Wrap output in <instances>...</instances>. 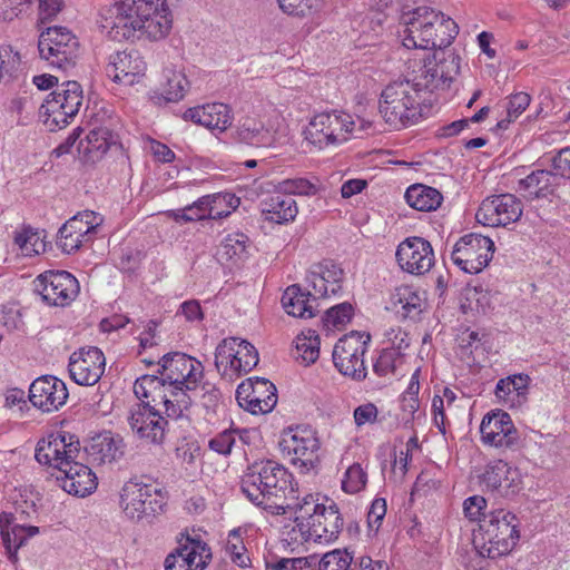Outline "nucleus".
I'll return each mask as SVG.
<instances>
[{"mask_svg": "<svg viewBox=\"0 0 570 570\" xmlns=\"http://www.w3.org/2000/svg\"><path fill=\"white\" fill-rule=\"evenodd\" d=\"M403 46L409 49H435L424 61L415 79L428 96L435 89L449 88L460 70V57L445 50L458 35V24L443 12L421 6L401 14Z\"/></svg>", "mask_w": 570, "mask_h": 570, "instance_id": "obj_1", "label": "nucleus"}, {"mask_svg": "<svg viewBox=\"0 0 570 570\" xmlns=\"http://www.w3.org/2000/svg\"><path fill=\"white\" fill-rule=\"evenodd\" d=\"M100 27L116 41L158 40L171 28L165 0H116L101 12Z\"/></svg>", "mask_w": 570, "mask_h": 570, "instance_id": "obj_2", "label": "nucleus"}, {"mask_svg": "<svg viewBox=\"0 0 570 570\" xmlns=\"http://www.w3.org/2000/svg\"><path fill=\"white\" fill-rule=\"evenodd\" d=\"M73 435L57 434L37 443L35 458L40 464L58 470L56 481L69 494L89 495L97 488V476L76 459L80 454L79 441Z\"/></svg>", "mask_w": 570, "mask_h": 570, "instance_id": "obj_3", "label": "nucleus"}, {"mask_svg": "<svg viewBox=\"0 0 570 570\" xmlns=\"http://www.w3.org/2000/svg\"><path fill=\"white\" fill-rule=\"evenodd\" d=\"M240 489L252 503L274 514H286L289 495L297 492L293 474L272 460L248 465Z\"/></svg>", "mask_w": 570, "mask_h": 570, "instance_id": "obj_4", "label": "nucleus"}, {"mask_svg": "<svg viewBox=\"0 0 570 570\" xmlns=\"http://www.w3.org/2000/svg\"><path fill=\"white\" fill-rule=\"evenodd\" d=\"M425 101L428 94L415 77L400 79L382 90L379 110L386 124L400 129L415 124L422 117V105Z\"/></svg>", "mask_w": 570, "mask_h": 570, "instance_id": "obj_5", "label": "nucleus"}, {"mask_svg": "<svg viewBox=\"0 0 570 570\" xmlns=\"http://www.w3.org/2000/svg\"><path fill=\"white\" fill-rule=\"evenodd\" d=\"M519 521L515 514L505 509L488 513L480 524L473 543L483 558L497 559L510 553L519 541Z\"/></svg>", "mask_w": 570, "mask_h": 570, "instance_id": "obj_6", "label": "nucleus"}, {"mask_svg": "<svg viewBox=\"0 0 570 570\" xmlns=\"http://www.w3.org/2000/svg\"><path fill=\"white\" fill-rule=\"evenodd\" d=\"M279 448L301 473H317L321 465L320 441L308 426L288 428L282 434Z\"/></svg>", "mask_w": 570, "mask_h": 570, "instance_id": "obj_7", "label": "nucleus"}, {"mask_svg": "<svg viewBox=\"0 0 570 570\" xmlns=\"http://www.w3.org/2000/svg\"><path fill=\"white\" fill-rule=\"evenodd\" d=\"M166 505L163 490L138 479L127 481L120 491V507L132 521H141L160 514Z\"/></svg>", "mask_w": 570, "mask_h": 570, "instance_id": "obj_8", "label": "nucleus"}, {"mask_svg": "<svg viewBox=\"0 0 570 570\" xmlns=\"http://www.w3.org/2000/svg\"><path fill=\"white\" fill-rule=\"evenodd\" d=\"M82 98V89L77 81H65L40 106V117L51 131L61 129L78 114Z\"/></svg>", "mask_w": 570, "mask_h": 570, "instance_id": "obj_9", "label": "nucleus"}, {"mask_svg": "<svg viewBox=\"0 0 570 570\" xmlns=\"http://www.w3.org/2000/svg\"><path fill=\"white\" fill-rule=\"evenodd\" d=\"M258 363L253 344L238 337L224 338L215 351V367L223 379L234 381L252 371Z\"/></svg>", "mask_w": 570, "mask_h": 570, "instance_id": "obj_10", "label": "nucleus"}, {"mask_svg": "<svg viewBox=\"0 0 570 570\" xmlns=\"http://www.w3.org/2000/svg\"><path fill=\"white\" fill-rule=\"evenodd\" d=\"M38 50L52 67L67 71L77 62L79 42L67 28L49 27L39 36Z\"/></svg>", "mask_w": 570, "mask_h": 570, "instance_id": "obj_11", "label": "nucleus"}, {"mask_svg": "<svg viewBox=\"0 0 570 570\" xmlns=\"http://www.w3.org/2000/svg\"><path fill=\"white\" fill-rule=\"evenodd\" d=\"M354 121L347 114L321 112L314 116L305 129V139L318 149L347 140Z\"/></svg>", "mask_w": 570, "mask_h": 570, "instance_id": "obj_12", "label": "nucleus"}, {"mask_svg": "<svg viewBox=\"0 0 570 570\" xmlns=\"http://www.w3.org/2000/svg\"><path fill=\"white\" fill-rule=\"evenodd\" d=\"M493 252L494 243L491 238L472 233L462 236L455 243L451 259L463 272L478 274L488 266Z\"/></svg>", "mask_w": 570, "mask_h": 570, "instance_id": "obj_13", "label": "nucleus"}, {"mask_svg": "<svg viewBox=\"0 0 570 570\" xmlns=\"http://www.w3.org/2000/svg\"><path fill=\"white\" fill-rule=\"evenodd\" d=\"M33 284L35 291L49 306H68L80 292L78 279L67 271H46L37 276Z\"/></svg>", "mask_w": 570, "mask_h": 570, "instance_id": "obj_14", "label": "nucleus"}, {"mask_svg": "<svg viewBox=\"0 0 570 570\" xmlns=\"http://www.w3.org/2000/svg\"><path fill=\"white\" fill-rule=\"evenodd\" d=\"M523 213L522 202L512 194H500L482 200L475 218L489 227H508L517 223Z\"/></svg>", "mask_w": 570, "mask_h": 570, "instance_id": "obj_15", "label": "nucleus"}, {"mask_svg": "<svg viewBox=\"0 0 570 570\" xmlns=\"http://www.w3.org/2000/svg\"><path fill=\"white\" fill-rule=\"evenodd\" d=\"M212 559V552L199 535L181 533L178 547L165 560L166 570H204Z\"/></svg>", "mask_w": 570, "mask_h": 570, "instance_id": "obj_16", "label": "nucleus"}, {"mask_svg": "<svg viewBox=\"0 0 570 570\" xmlns=\"http://www.w3.org/2000/svg\"><path fill=\"white\" fill-rule=\"evenodd\" d=\"M480 433L484 444L498 449L517 451L522 445L520 433L511 416L500 410L482 419Z\"/></svg>", "mask_w": 570, "mask_h": 570, "instance_id": "obj_17", "label": "nucleus"}, {"mask_svg": "<svg viewBox=\"0 0 570 570\" xmlns=\"http://www.w3.org/2000/svg\"><path fill=\"white\" fill-rule=\"evenodd\" d=\"M128 423L140 440L155 445L164 443L168 421L149 402L132 405Z\"/></svg>", "mask_w": 570, "mask_h": 570, "instance_id": "obj_18", "label": "nucleus"}, {"mask_svg": "<svg viewBox=\"0 0 570 570\" xmlns=\"http://www.w3.org/2000/svg\"><path fill=\"white\" fill-rule=\"evenodd\" d=\"M158 373L165 381L180 383L195 390L204 376V367L196 358L179 352L168 353L158 362Z\"/></svg>", "mask_w": 570, "mask_h": 570, "instance_id": "obj_19", "label": "nucleus"}, {"mask_svg": "<svg viewBox=\"0 0 570 570\" xmlns=\"http://www.w3.org/2000/svg\"><path fill=\"white\" fill-rule=\"evenodd\" d=\"M396 261L402 271L423 275L434 265V252L430 242L423 237H407L396 248Z\"/></svg>", "mask_w": 570, "mask_h": 570, "instance_id": "obj_20", "label": "nucleus"}, {"mask_svg": "<svg viewBox=\"0 0 570 570\" xmlns=\"http://www.w3.org/2000/svg\"><path fill=\"white\" fill-rule=\"evenodd\" d=\"M104 353L95 346L80 348L69 358V373L79 385L96 384L105 372Z\"/></svg>", "mask_w": 570, "mask_h": 570, "instance_id": "obj_21", "label": "nucleus"}, {"mask_svg": "<svg viewBox=\"0 0 570 570\" xmlns=\"http://www.w3.org/2000/svg\"><path fill=\"white\" fill-rule=\"evenodd\" d=\"M68 390L65 382L52 375L36 379L29 389V400L43 412H53L66 404Z\"/></svg>", "mask_w": 570, "mask_h": 570, "instance_id": "obj_22", "label": "nucleus"}, {"mask_svg": "<svg viewBox=\"0 0 570 570\" xmlns=\"http://www.w3.org/2000/svg\"><path fill=\"white\" fill-rule=\"evenodd\" d=\"M106 70L115 82L131 86L144 76L146 63L137 50H125L110 56Z\"/></svg>", "mask_w": 570, "mask_h": 570, "instance_id": "obj_23", "label": "nucleus"}, {"mask_svg": "<svg viewBox=\"0 0 570 570\" xmlns=\"http://www.w3.org/2000/svg\"><path fill=\"white\" fill-rule=\"evenodd\" d=\"M184 119L223 132L232 125L233 114L229 106L213 102L187 109L184 112Z\"/></svg>", "mask_w": 570, "mask_h": 570, "instance_id": "obj_24", "label": "nucleus"}, {"mask_svg": "<svg viewBox=\"0 0 570 570\" xmlns=\"http://www.w3.org/2000/svg\"><path fill=\"white\" fill-rule=\"evenodd\" d=\"M309 525L305 533L306 540L315 542H331L340 533L343 527V520L338 513L336 504L332 503L327 508L322 509L321 513L307 522Z\"/></svg>", "mask_w": 570, "mask_h": 570, "instance_id": "obj_25", "label": "nucleus"}, {"mask_svg": "<svg viewBox=\"0 0 570 570\" xmlns=\"http://www.w3.org/2000/svg\"><path fill=\"white\" fill-rule=\"evenodd\" d=\"M122 448L121 438L105 432L94 436L85 451L92 463L105 464L119 460L124 455Z\"/></svg>", "mask_w": 570, "mask_h": 570, "instance_id": "obj_26", "label": "nucleus"}, {"mask_svg": "<svg viewBox=\"0 0 570 570\" xmlns=\"http://www.w3.org/2000/svg\"><path fill=\"white\" fill-rule=\"evenodd\" d=\"M529 384L528 374H513L498 381L494 394L508 407L521 406L527 401Z\"/></svg>", "mask_w": 570, "mask_h": 570, "instance_id": "obj_27", "label": "nucleus"}, {"mask_svg": "<svg viewBox=\"0 0 570 570\" xmlns=\"http://www.w3.org/2000/svg\"><path fill=\"white\" fill-rule=\"evenodd\" d=\"M224 200L225 197L220 195H206L183 209L169 210L167 216L177 223H189L205 218L214 219L222 215L219 212L215 210V205Z\"/></svg>", "mask_w": 570, "mask_h": 570, "instance_id": "obj_28", "label": "nucleus"}, {"mask_svg": "<svg viewBox=\"0 0 570 570\" xmlns=\"http://www.w3.org/2000/svg\"><path fill=\"white\" fill-rule=\"evenodd\" d=\"M287 505L286 513L289 512L294 515V521L302 533H305V530L309 527L307 522H312L316 513H321L322 509L327 508L323 502H320V494L309 493L299 498L297 492L289 495Z\"/></svg>", "mask_w": 570, "mask_h": 570, "instance_id": "obj_29", "label": "nucleus"}, {"mask_svg": "<svg viewBox=\"0 0 570 570\" xmlns=\"http://www.w3.org/2000/svg\"><path fill=\"white\" fill-rule=\"evenodd\" d=\"M261 206L265 219L276 224L293 220L298 213L296 202L291 196L277 190L264 199Z\"/></svg>", "mask_w": 570, "mask_h": 570, "instance_id": "obj_30", "label": "nucleus"}, {"mask_svg": "<svg viewBox=\"0 0 570 570\" xmlns=\"http://www.w3.org/2000/svg\"><path fill=\"white\" fill-rule=\"evenodd\" d=\"M356 331H351L343 335L334 346L333 363L337 371L344 375L354 379L356 374Z\"/></svg>", "mask_w": 570, "mask_h": 570, "instance_id": "obj_31", "label": "nucleus"}, {"mask_svg": "<svg viewBox=\"0 0 570 570\" xmlns=\"http://www.w3.org/2000/svg\"><path fill=\"white\" fill-rule=\"evenodd\" d=\"M167 382V394L163 397L166 399V415L170 419H180L191 406V403L197 399L198 386L195 390H187L180 383Z\"/></svg>", "mask_w": 570, "mask_h": 570, "instance_id": "obj_32", "label": "nucleus"}, {"mask_svg": "<svg viewBox=\"0 0 570 570\" xmlns=\"http://www.w3.org/2000/svg\"><path fill=\"white\" fill-rule=\"evenodd\" d=\"M556 171L538 169L519 180V190L531 199L546 198L553 194L557 186Z\"/></svg>", "mask_w": 570, "mask_h": 570, "instance_id": "obj_33", "label": "nucleus"}, {"mask_svg": "<svg viewBox=\"0 0 570 570\" xmlns=\"http://www.w3.org/2000/svg\"><path fill=\"white\" fill-rule=\"evenodd\" d=\"M312 293H305L299 285L288 286L283 296L282 305L288 315L301 318H312L315 316V308L311 304Z\"/></svg>", "mask_w": 570, "mask_h": 570, "instance_id": "obj_34", "label": "nucleus"}, {"mask_svg": "<svg viewBox=\"0 0 570 570\" xmlns=\"http://www.w3.org/2000/svg\"><path fill=\"white\" fill-rule=\"evenodd\" d=\"M404 198L410 207L420 212L435 210L443 200L442 194L436 188L423 184L411 185Z\"/></svg>", "mask_w": 570, "mask_h": 570, "instance_id": "obj_35", "label": "nucleus"}, {"mask_svg": "<svg viewBox=\"0 0 570 570\" xmlns=\"http://www.w3.org/2000/svg\"><path fill=\"white\" fill-rule=\"evenodd\" d=\"M234 138L240 144L254 147H271L274 145V135L261 122L246 120L235 130Z\"/></svg>", "mask_w": 570, "mask_h": 570, "instance_id": "obj_36", "label": "nucleus"}, {"mask_svg": "<svg viewBox=\"0 0 570 570\" xmlns=\"http://www.w3.org/2000/svg\"><path fill=\"white\" fill-rule=\"evenodd\" d=\"M39 533V528L29 525L14 524L11 528L9 525H1V535L3 544L9 553L11 562H17V551L24 546L27 540Z\"/></svg>", "mask_w": 570, "mask_h": 570, "instance_id": "obj_37", "label": "nucleus"}, {"mask_svg": "<svg viewBox=\"0 0 570 570\" xmlns=\"http://www.w3.org/2000/svg\"><path fill=\"white\" fill-rule=\"evenodd\" d=\"M248 238L240 233L228 234L217 248V257L222 263L237 264L246 257V243Z\"/></svg>", "mask_w": 570, "mask_h": 570, "instance_id": "obj_38", "label": "nucleus"}, {"mask_svg": "<svg viewBox=\"0 0 570 570\" xmlns=\"http://www.w3.org/2000/svg\"><path fill=\"white\" fill-rule=\"evenodd\" d=\"M255 402L252 404L250 413H268L277 403L275 385L266 379L255 376Z\"/></svg>", "mask_w": 570, "mask_h": 570, "instance_id": "obj_39", "label": "nucleus"}, {"mask_svg": "<svg viewBox=\"0 0 570 570\" xmlns=\"http://www.w3.org/2000/svg\"><path fill=\"white\" fill-rule=\"evenodd\" d=\"M296 354L294 357L304 365L315 363L320 356V336L314 330L302 332L295 338Z\"/></svg>", "mask_w": 570, "mask_h": 570, "instance_id": "obj_40", "label": "nucleus"}, {"mask_svg": "<svg viewBox=\"0 0 570 570\" xmlns=\"http://www.w3.org/2000/svg\"><path fill=\"white\" fill-rule=\"evenodd\" d=\"M101 222L102 219L97 213L85 210L76 214L66 223L73 230V234H78V236H82L83 238H89L90 242Z\"/></svg>", "mask_w": 570, "mask_h": 570, "instance_id": "obj_41", "label": "nucleus"}, {"mask_svg": "<svg viewBox=\"0 0 570 570\" xmlns=\"http://www.w3.org/2000/svg\"><path fill=\"white\" fill-rule=\"evenodd\" d=\"M166 83L164 85V98L167 101L176 102L184 98L189 81L181 71L166 70Z\"/></svg>", "mask_w": 570, "mask_h": 570, "instance_id": "obj_42", "label": "nucleus"}, {"mask_svg": "<svg viewBox=\"0 0 570 570\" xmlns=\"http://www.w3.org/2000/svg\"><path fill=\"white\" fill-rule=\"evenodd\" d=\"M511 468L503 460L494 461L488 464L482 482L487 488L492 490H497L501 487L508 488L510 485L508 474L510 473Z\"/></svg>", "mask_w": 570, "mask_h": 570, "instance_id": "obj_43", "label": "nucleus"}, {"mask_svg": "<svg viewBox=\"0 0 570 570\" xmlns=\"http://www.w3.org/2000/svg\"><path fill=\"white\" fill-rule=\"evenodd\" d=\"M88 153L105 154L108 149L117 144V136L105 127L94 128L86 137Z\"/></svg>", "mask_w": 570, "mask_h": 570, "instance_id": "obj_44", "label": "nucleus"}, {"mask_svg": "<svg viewBox=\"0 0 570 570\" xmlns=\"http://www.w3.org/2000/svg\"><path fill=\"white\" fill-rule=\"evenodd\" d=\"M402 315L406 318L416 320L425 308V301L417 292L411 288H403L397 293Z\"/></svg>", "mask_w": 570, "mask_h": 570, "instance_id": "obj_45", "label": "nucleus"}, {"mask_svg": "<svg viewBox=\"0 0 570 570\" xmlns=\"http://www.w3.org/2000/svg\"><path fill=\"white\" fill-rule=\"evenodd\" d=\"M353 315V305L350 303H342L328 308L322 321L327 330H342L347 323L351 322Z\"/></svg>", "mask_w": 570, "mask_h": 570, "instance_id": "obj_46", "label": "nucleus"}, {"mask_svg": "<svg viewBox=\"0 0 570 570\" xmlns=\"http://www.w3.org/2000/svg\"><path fill=\"white\" fill-rule=\"evenodd\" d=\"M531 97L529 94L520 91L511 95L507 102V118L498 122L502 129H507L508 125L514 121L530 105Z\"/></svg>", "mask_w": 570, "mask_h": 570, "instance_id": "obj_47", "label": "nucleus"}, {"mask_svg": "<svg viewBox=\"0 0 570 570\" xmlns=\"http://www.w3.org/2000/svg\"><path fill=\"white\" fill-rule=\"evenodd\" d=\"M276 190L283 193L284 195H315L317 193V188L314 184L305 178H288L279 181L276 185Z\"/></svg>", "mask_w": 570, "mask_h": 570, "instance_id": "obj_48", "label": "nucleus"}, {"mask_svg": "<svg viewBox=\"0 0 570 570\" xmlns=\"http://www.w3.org/2000/svg\"><path fill=\"white\" fill-rule=\"evenodd\" d=\"M164 382L163 376L142 375L135 381L134 393L140 402H146L145 400L149 401L155 392H157V389L164 386Z\"/></svg>", "mask_w": 570, "mask_h": 570, "instance_id": "obj_49", "label": "nucleus"}, {"mask_svg": "<svg viewBox=\"0 0 570 570\" xmlns=\"http://www.w3.org/2000/svg\"><path fill=\"white\" fill-rule=\"evenodd\" d=\"M89 238L73 234V230L65 223L58 230L57 246L66 254L77 252Z\"/></svg>", "mask_w": 570, "mask_h": 570, "instance_id": "obj_50", "label": "nucleus"}, {"mask_svg": "<svg viewBox=\"0 0 570 570\" xmlns=\"http://www.w3.org/2000/svg\"><path fill=\"white\" fill-rule=\"evenodd\" d=\"M317 275H323L325 282L330 284L331 294L335 295L341 289V282L343 279V269L331 261L313 265Z\"/></svg>", "mask_w": 570, "mask_h": 570, "instance_id": "obj_51", "label": "nucleus"}, {"mask_svg": "<svg viewBox=\"0 0 570 570\" xmlns=\"http://www.w3.org/2000/svg\"><path fill=\"white\" fill-rule=\"evenodd\" d=\"M202 406L206 410L207 414H215L220 405V392L212 383H198V394Z\"/></svg>", "mask_w": 570, "mask_h": 570, "instance_id": "obj_52", "label": "nucleus"}, {"mask_svg": "<svg viewBox=\"0 0 570 570\" xmlns=\"http://www.w3.org/2000/svg\"><path fill=\"white\" fill-rule=\"evenodd\" d=\"M353 557L346 551L333 550L320 560V570H347Z\"/></svg>", "mask_w": 570, "mask_h": 570, "instance_id": "obj_53", "label": "nucleus"}, {"mask_svg": "<svg viewBox=\"0 0 570 570\" xmlns=\"http://www.w3.org/2000/svg\"><path fill=\"white\" fill-rule=\"evenodd\" d=\"M14 243L26 255L39 254L40 248L45 247L39 234L31 228H23L21 232L16 233Z\"/></svg>", "mask_w": 570, "mask_h": 570, "instance_id": "obj_54", "label": "nucleus"}, {"mask_svg": "<svg viewBox=\"0 0 570 570\" xmlns=\"http://www.w3.org/2000/svg\"><path fill=\"white\" fill-rule=\"evenodd\" d=\"M487 500L481 495H472L464 500L463 512L464 515L473 522H483V519L488 517L485 513Z\"/></svg>", "mask_w": 570, "mask_h": 570, "instance_id": "obj_55", "label": "nucleus"}, {"mask_svg": "<svg viewBox=\"0 0 570 570\" xmlns=\"http://www.w3.org/2000/svg\"><path fill=\"white\" fill-rule=\"evenodd\" d=\"M402 356L395 350L385 348L381 352L376 362L373 365L374 372L380 376H385L389 373H394L397 362H401Z\"/></svg>", "mask_w": 570, "mask_h": 570, "instance_id": "obj_56", "label": "nucleus"}, {"mask_svg": "<svg viewBox=\"0 0 570 570\" xmlns=\"http://www.w3.org/2000/svg\"><path fill=\"white\" fill-rule=\"evenodd\" d=\"M226 550L235 564L242 568L248 566L249 557L245 553V547L243 546L237 530L230 531Z\"/></svg>", "mask_w": 570, "mask_h": 570, "instance_id": "obj_57", "label": "nucleus"}, {"mask_svg": "<svg viewBox=\"0 0 570 570\" xmlns=\"http://www.w3.org/2000/svg\"><path fill=\"white\" fill-rule=\"evenodd\" d=\"M21 58L11 47H0V80L4 76L11 77L19 68Z\"/></svg>", "mask_w": 570, "mask_h": 570, "instance_id": "obj_58", "label": "nucleus"}, {"mask_svg": "<svg viewBox=\"0 0 570 570\" xmlns=\"http://www.w3.org/2000/svg\"><path fill=\"white\" fill-rule=\"evenodd\" d=\"M266 564L271 570H315L308 558H276Z\"/></svg>", "mask_w": 570, "mask_h": 570, "instance_id": "obj_59", "label": "nucleus"}, {"mask_svg": "<svg viewBox=\"0 0 570 570\" xmlns=\"http://www.w3.org/2000/svg\"><path fill=\"white\" fill-rule=\"evenodd\" d=\"M236 430H225L210 439L209 449L218 454L227 455L236 442Z\"/></svg>", "mask_w": 570, "mask_h": 570, "instance_id": "obj_60", "label": "nucleus"}, {"mask_svg": "<svg viewBox=\"0 0 570 570\" xmlns=\"http://www.w3.org/2000/svg\"><path fill=\"white\" fill-rule=\"evenodd\" d=\"M284 13L304 17L317 7V0H277Z\"/></svg>", "mask_w": 570, "mask_h": 570, "instance_id": "obj_61", "label": "nucleus"}, {"mask_svg": "<svg viewBox=\"0 0 570 570\" xmlns=\"http://www.w3.org/2000/svg\"><path fill=\"white\" fill-rule=\"evenodd\" d=\"M255 392V377H249L245 381H243L236 390V399L238 404L242 407H245L247 411L250 412L253 402L256 401V399H253Z\"/></svg>", "mask_w": 570, "mask_h": 570, "instance_id": "obj_62", "label": "nucleus"}, {"mask_svg": "<svg viewBox=\"0 0 570 570\" xmlns=\"http://www.w3.org/2000/svg\"><path fill=\"white\" fill-rule=\"evenodd\" d=\"M306 281L308 285L313 288L312 296L314 297V299L316 297H327L332 295L330 291V284L325 282V277L323 275H317L314 266H312V268L309 269L306 276Z\"/></svg>", "mask_w": 570, "mask_h": 570, "instance_id": "obj_63", "label": "nucleus"}, {"mask_svg": "<svg viewBox=\"0 0 570 570\" xmlns=\"http://www.w3.org/2000/svg\"><path fill=\"white\" fill-rule=\"evenodd\" d=\"M552 168L556 175L570 179V146L560 149L552 158Z\"/></svg>", "mask_w": 570, "mask_h": 570, "instance_id": "obj_64", "label": "nucleus"}]
</instances>
